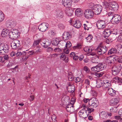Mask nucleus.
Returning a JSON list of instances; mask_svg holds the SVG:
<instances>
[{
    "label": "nucleus",
    "instance_id": "1",
    "mask_svg": "<svg viewBox=\"0 0 122 122\" xmlns=\"http://www.w3.org/2000/svg\"><path fill=\"white\" fill-rule=\"evenodd\" d=\"M106 67V65L104 63H100L92 68L91 70L94 72H98L104 69Z\"/></svg>",
    "mask_w": 122,
    "mask_h": 122
},
{
    "label": "nucleus",
    "instance_id": "2",
    "mask_svg": "<svg viewBox=\"0 0 122 122\" xmlns=\"http://www.w3.org/2000/svg\"><path fill=\"white\" fill-rule=\"evenodd\" d=\"M20 33L17 29L13 30L10 31L9 34V37L12 39L17 38L19 37Z\"/></svg>",
    "mask_w": 122,
    "mask_h": 122
},
{
    "label": "nucleus",
    "instance_id": "3",
    "mask_svg": "<svg viewBox=\"0 0 122 122\" xmlns=\"http://www.w3.org/2000/svg\"><path fill=\"white\" fill-rule=\"evenodd\" d=\"M121 17L120 15L114 14L111 20L112 23L116 25L120 21Z\"/></svg>",
    "mask_w": 122,
    "mask_h": 122
},
{
    "label": "nucleus",
    "instance_id": "4",
    "mask_svg": "<svg viewBox=\"0 0 122 122\" xmlns=\"http://www.w3.org/2000/svg\"><path fill=\"white\" fill-rule=\"evenodd\" d=\"M107 49L106 46H98L96 48V51L99 55H102L107 51Z\"/></svg>",
    "mask_w": 122,
    "mask_h": 122
},
{
    "label": "nucleus",
    "instance_id": "5",
    "mask_svg": "<svg viewBox=\"0 0 122 122\" xmlns=\"http://www.w3.org/2000/svg\"><path fill=\"white\" fill-rule=\"evenodd\" d=\"M92 9L95 15H98L101 12L102 10V7L100 5H96L93 6Z\"/></svg>",
    "mask_w": 122,
    "mask_h": 122
},
{
    "label": "nucleus",
    "instance_id": "6",
    "mask_svg": "<svg viewBox=\"0 0 122 122\" xmlns=\"http://www.w3.org/2000/svg\"><path fill=\"white\" fill-rule=\"evenodd\" d=\"M111 56L106 57L105 59V62L109 65L110 66L113 65L115 61H116L117 58L115 56Z\"/></svg>",
    "mask_w": 122,
    "mask_h": 122
},
{
    "label": "nucleus",
    "instance_id": "7",
    "mask_svg": "<svg viewBox=\"0 0 122 122\" xmlns=\"http://www.w3.org/2000/svg\"><path fill=\"white\" fill-rule=\"evenodd\" d=\"M107 25L105 21L103 20H99L96 23L97 27L99 29H104L105 28Z\"/></svg>",
    "mask_w": 122,
    "mask_h": 122
},
{
    "label": "nucleus",
    "instance_id": "8",
    "mask_svg": "<svg viewBox=\"0 0 122 122\" xmlns=\"http://www.w3.org/2000/svg\"><path fill=\"white\" fill-rule=\"evenodd\" d=\"M105 4H107V7L108 6L109 9L112 11H116L118 9V4L115 2H112L110 4L107 2H106Z\"/></svg>",
    "mask_w": 122,
    "mask_h": 122
},
{
    "label": "nucleus",
    "instance_id": "9",
    "mask_svg": "<svg viewBox=\"0 0 122 122\" xmlns=\"http://www.w3.org/2000/svg\"><path fill=\"white\" fill-rule=\"evenodd\" d=\"M94 13L92 10L87 9L86 10L84 11V16L85 18L87 19L91 18L93 16Z\"/></svg>",
    "mask_w": 122,
    "mask_h": 122
},
{
    "label": "nucleus",
    "instance_id": "10",
    "mask_svg": "<svg viewBox=\"0 0 122 122\" xmlns=\"http://www.w3.org/2000/svg\"><path fill=\"white\" fill-rule=\"evenodd\" d=\"M121 69V68L119 65H114L112 69V74L115 76L117 75L120 72Z\"/></svg>",
    "mask_w": 122,
    "mask_h": 122
},
{
    "label": "nucleus",
    "instance_id": "11",
    "mask_svg": "<svg viewBox=\"0 0 122 122\" xmlns=\"http://www.w3.org/2000/svg\"><path fill=\"white\" fill-rule=\"evenodd\" d=\"M88 103L89 106L93 107H96L98 105V102L96 98L93 97L90 99Z\"/></svg>",
    "mask_w": 122,
    "mask_h": 122
},
{
    "label": "nucleus",
    "instance_id": "12",
    "mask_svg": "<svg viewBox=\"0 0 122 122\" xmlns=\"http://www.w3.org/2000/svg\"><path fill=\"white\" fill-rule=\"evenodd\" d=\"M49 26V25L48 23L43 22L39 26L38 28L40 31L45 32L47 30Z\"/></svg>",
    "mask_w": 122,
    "mask_h": 122
},
{
    "label": "nucleus",
    "instance_id": "13",
    "mask_svg": "<svg viewBox=\"0 0 122 122\" xmlns=\"http://www.w3.org/2000/svg\"><path fill=\"white\" fill-rule=\"evenodd\" d=\"M73 20L72 19H71L69 22L72 24L74 27L77 28H79L81 27V24L80 21L76 20Z\"/></svg>",
    "mask_w": 122,
    "mask_h": 122
},
{
    "label": "nucleus",
    "instance_id": "14",
    "mask_svg": "<svg viewBox=\"0 0 122 122\" xmlns=\"http://www.w3.org/2000/svg\"><path fill=\"white\" fill-rule=\"evenodd\" d=\"M71 32V31L64 32L62 35L63 39L64 40H67L71 38L72 35Z\"/></svg>",
    "mask_w": 122,
    "mask_h": 122
},
{
    "label": "nucleus",
    "instance_id": "15",
    "mask_svg": "<svg viewBox=\"0 0 122 122\" xmlns=\"http://www.w3.org/2000/svg\"><path fill=\"white\" fill-rule=\"evenodd\" d=\"M62 3L65 7L68 8L71 7L72 4L71 0H62Z\"/></svg>",
    "mask_w": 122,
    "mask_h": 122
},
{
    "label": "nucleus",
    "instance_id": "16",
    "mask_svg": "<svg viewBox=\"0 0 122 122\" xmlns=\"http://www.w3.org/2000/svg\"><path fill=\"white\" fill-rule=\"evenodd\" d=\"M56 17L58 19L63 18L64 16V13L61 10L58 9L56 11Z\"/></svg>",
    "mask_w": 122,
    "mask_h": 122
},
{
    "label": "nucleus",
    "instance_id": "17",
    "mask_svg": "<svg viewBox=\"0 0 122 122\" xmlns=\"http://www.w3.org/2000/svg\"><path fill=\"white\" fill-rule=\"evenodd\" d=\"M79 112V114L80 116L84 118H86L88 116V114L86 113V111L83 109V108Z\"/></svg>",
    "mask_w": 122,
    "mask_h": 122
},
{
    "label": "nucleus",
    "instance_id": "18",
    "mask_svg": "<svg viewBox=\"0 0 122 122\" xmlns=\"http://www.w3.org/2000/svg\"><path fill=\"white\" fill-rule=\"evenodd\" d=\"M66 109L67 111L71 113H72L75 112L74 106L71 104H68L66 106Z\"/></svg>",
    "mask_w": 122,
    "mask_h": 122
},
{
    "label": "nucleus",
    "instance_id": "19",
    "mask_svg": "<svg viewBox=\"0 0 122 122\" xmlns=\"http://www.w3.org/2000/svg\"><path fill=\"white\" fill-rule=\"evenodd\" d=\"M9 29L7 28H5L2 30L1 35L2 37H5L9 35Z\"/></svg>",
    "mask_w": 122,
    "mask_h": 122
},
{
    "label": "nucleus",
    "instance_id": "20",
    "mask_svg": "<svg viewBox=\"0 0 122 122\" xmlns=\"http://www.w3.org/2000/svg\"><path fill=\"white\" fill-rule=\"evenodd\" d=\"M111 31L109 29H107L105 30L103 33L104 37L107 38V37L109 36L111 34Z\"/></svg>",
    "mask_w": 122,
    "mask_h": 122
},
{
    "label": "nucleus",
    "instance_id": "21",
    "mask_svg": "<svg viewBox=\"0 0 122 122\" xmlns=\"http://www.w3.org/2000/svg\"><path fill=\"white\" fill-rule=\"evenodd\" d=\"M82 107L83 108V109L86 111V113H87V112H88V113H87L88 115L89 113H91L94 110L93 109L86 107L83 105L82 106Z\"/></svg>",
    "mask_w": 122,
    "mask_h": 122
},
{
    "label": "nucleus",
    "instance_id": "22",
    "mask_svg": "<svg viewBox=\"0 0 122 122\" xmlns=\"http://www.w3.org/2000/svg\"><path fill=\"white\" fill-rule=\"evenodd\" d=\"M107 92L110 96H114L116 94V91L112 88H110L107 89Z\"/></svg>",
    "mask_w": 122,
    "mask_h": 122
},
{
    "label": "nucleus",
    "instance_id": "23",
    "mask_svg": "<svg viewBox=\"0 0 122 122\" xmlns=\"http://www.w3.org/2000/svg\"><path fill=\"white\" fill-rule=\"evenodd\" d=\"M65 12L66 15L69 16H71L72 15L73 11L72 9L68 8L66 10Z\"/></svg>",
    "mask_w": 122,
    "mask_h": 122
},
{
    "label": "nucleus",
    "instance_id": "24",
    "mask_svg": "<svg viewBox=\"0 0 122 122\" xmlns=\"http://www.w3.org/2000/svg\"><path fill=\"white\" fill-rule=\"evenodd\" d=\"M100 116L101 118L105 119H106L108 117L107 113L105 111L101 112Z\"/></svg>",
    "mask_w": 122,
    "mask_h": 122
},
{
    "label": "nucleus",
    "instance_id": "25",
    "mask_svg": "<svg viewBox=\"0 0 122 122\" xmlns=\"http://www.w3.org/2000/svg\"><path fill=\"white\" fill-rule=\"evenodd\" d=\"M118 102V101L117 98H112L110 101V104L111 105L113 106L117 104Z\"/></svg>",
    "mask_w": 122,
    "mask_h": 122
},
{
    "label": "nucleus",
    "instance_id": "26",
    "mask_svg": "<svg viewBox=\"0 0 122 122\" xmlns=\"http://www.w3.org/2000/svg\"><path fill=\"white\" fill-rule=\"evenodd\" d=\"M74 86L73 85H71L70 84H68V86L67 88V90L69 92L72 93L74 90Z\"/></svg>",
    "mask_w": 122,
    "mask_h": 122
},
{
    "label": "nucleus",
    "instance_id": "27",
    "mask_svg": "<svg viewBox=\"0 0 122 122\" xmlns=\"http://www.w3.org/2000/svg\"><path fill=\"white\" fill-rule=\"evenodd\" d=\"M60 41L57 38H54L52 42V44L54 46H57L59 43Z\"/></svg>",
    "mask_w": 122,
    "mask_h": 122
},
{
    "label": "nucleus",
    "instance_id": "28",
    "mask_svg": "<svg viewBox=\"0 0 122 122\" xmlns=\"http://www.w3.org/2000/svg\"><path fill=\"white\" fill-rule=\"evenodd\" d=\"M117 51V49L114 48H112L109 50L108 52V54L111 55L116 53Z\"/></svg>",
    "mask_w": 122,
    "mask_h": 122
},
{
    "label": "nucleus",
    "instance_id": "29",
    "mask_svg": "<svg viewBox=\"0 0 122 122\" xmlns=\"http://www.w3.org/2000/svg\"><path fill=\"white\" fill-rule=\"evenodd\" d=\"M117 49L119 53H122V43L118 44L117 45Z\"/></svg>",
    "mask_w": 122,
    "mask_h": 122
},
{
    "label": "nucleus",
    "instance_id": "30",
    "mask_svg": "<svg viewBox=\"0 0 122 122\" xmlns=\"http://www.w3.org/2000/svg\"><path fill=\"white\" fill-rule=\"evenodd\" d=\"M117 37L116 36H114L112 38H109L106 40V42L107 44H109L112 42L114 41Z\"/></svg>",
    "mask_w": 122,
    "mask_h": 122
},
{
    "label": "nucleus",
    "instance_id": "31",
    "mask_svg": "<svg viewBox=\"0 0 122 122\" xmlns=\"http://www.w3.org/2000/svg\"><path fill=\"white\" fill-rule=\"evenodd\" d=\"M92 36L91 35H89L87 37H86V39L87 42H90L92 41Z\"/></svg>",
    "mask_w": 122,
    "mask_h": 122
},
{
    "label": "nucleus",
    "instance_id": "32",
    "mask_svg": "<svg viewBox=\"0 0 122 122\" xmlns=\"http://www.w3.org/2000/svg\"><path fill=\"white\" fill-rule=\"evenodd\" d=\"M4 54L5 53H7L9 49V48L7 45L3 46Z\"/></svg>",
    "mask_w": 122,
    "mask_h": 122
},
{
    "label": "nucleus",
    "instance_id": "33",
    "mask_svg": "<svg viewBox=\"0 0 122 122\" xmlns=\"http://www.w3.org/2000/svg\"><path fill=\"white\" fill-rule=\"evenodd\" d=\"M58 28L60 30H63L65 27V25L63 24L60 23L58 25Z\"/></svg>",
    "mask_w": 122,
    "mask_h": 122
},
{
    "label": "nucleus",
    "instance_id": "34",
    "mask_svg": "<svg viewBox=\"0 0 122 122\" xmlns=\"http://www.w3.org/2000/svg\"><path fill=\"white\" fill-rule=\"evenodd\" d=\"M41 39H39L35 41L33 44V46L34 47L36 46L37 45H38L39 43L41 41Z\"/></svg>",
    "mask_w": 122,
    "mask_h": 122
},
{
    "label": "nucleus",
    "instance_id": "35",
    "mask_svg": "<svg viewBox=\"0 0 122 122\" xmlns=\"http://www.w3.org/2000/svg\"><path fill=\"white\" fill-rule=\"evenodd\" d=\"M4 18V14L1 11H0V22L2 21Z\"/></svg>",
    "mask_w": 122,
    "mask_h": 122
},
{
    "label": "nucleus",
    "instance_id": "36",
    "mask_svg": "<svg viewBox=\"0 0 122 122\" xmlns=\"http://www.w3.org/2000/svg\"><path fill=\"white\" fill-rule=\"evenodd\" d=\"M48 34L51 37H52L53 36L55 35L54 32L52 30H51L49 31Z\"/></svg>",
    "mask_w": 122,
    "mask_h": 122
},
{
    "label": "nucleus",
    "instance_id": "37",
    "mask_svg": "<svg viewBox=\"0 0 122 122\" xmlns=\"http://www.w3.org/2000/svg\"><path fill=\"white\" fill-rule=\"evenodd\" d=\"M81 13V9L80 8L77 9L75 11V14L76 15L78 16Z\"/></svg>",
    "mask_w": 122,
    "mask_h": 122
},
{
    "label": "nucleus",
    "instance_id": "38",
    "mask_svg": "<svg viewBox=\"0 0 122 122\" xmlns=\"http://www.w3.org/2000/svg\"><path fill=\"white\" fill-rule=\"evenodd\" d=\"M84 50L87 53H90L92 51L91 49H90L88 47H86L84 48Z\"/></svg>",
    "mask_w": 122,
    "mask_h": 122
},
{
    "label": "nucleus",
    "instance_id": "39",
    "mask_svg": "<svg viewBox=\"0 0 122 122\" xmlns=\"http://www.w3.org/2000/svg\"><path fill=\"white\" fill-rule=\"evenodd\" d=\"M4 45L1 44L0 45V53L2 54H4L3 46Z\"/></svg>",
    "mask_w": 122,
    "mask_h": 122
},
{
    "label": "nucleus",
    "instance_id": "40",
    "mask_svg": "<svg viewBox=\"0 0 122 122\" xmlns=\"http://www.w3.org/2000/svg\"><path fill=\"white\" fill-rule=\"evenodd\" d=\"M16 46V43L13 42H12L11 44V46L13 49H16L17 46Z\"/></svg>",
    "mask_w": 122,
    "mask_h": 122
},
{
    "label": "nucleus",
    "instance_id": "41",
    "mask_svg": "<svg viewBox=\"0 0 122 122\" xmlns=\"http://www.w3.org/2000/svg\"><path fill=\"white\" fill-rule=\"evenodd\" d=\"M81 48V45L80 44H78L77 45L73 47V49L74 50H75L76 49H79Z\"/></svg>",
    "mask_w": 122,
    "mask_h": 122
},
{
    "label": "nucleus",
    "instance_id": "42",
    "mask_svg": "<svg viewBox=\"0 0 122 122\" xmlns=\"http://www.w3.org/2000/svg\"><path fill=\"white\" fill-rule=\"evenodd\" d=\"M48 42H42L41 43V44L44 48H47L48 46V45L47 44Z\"/></svg>",
    "mask_w": 122,
    "mask_h": 122
},
{
    "label": "nucleus",
    "instance_id": "43",
    "mask_svg": "<svg viewBox=\"0 0 122 122\" xmlns=\"http://www.w3.org/2000/svg\"><path fill=\"white\" fill-rule=\"evenodd\" d=\"M110 111L111 112H116L117 111V108L114 107H112L110 109Z\"/></svg>",
    "mask_w": 122,
    "mask_h": 122
},
{
    "label": "nucleus",
    "instance_id": "44",
    "mask_svg": "<svg viewBox=\"0 0 122 122\" xmlns=\"http://www.w3.org/2000/svg\"><path fill=\"white\" fill-rule=\"evenodd\" d=\"M76 100L74 98H71L70 103L68 104H71V105L74 106V104Z\"/></svg>",
    "mask_w": 122,
    "mask_h": 122
},
{
    "label": "nucleus",
    "instance_id": "45",
    "mask_svg": "<svg viewBox=\"0 0 122 122\" xmlns=\"http://www.w3.org/2000/svg\"><path fill=\"white\" fill-rule=\"evenodd\" d=\"M54 51L56 52H60L61 51V50L59 48L56 47L54 49Z\"/></svg>",
    "mask_w": 122,
    "mask_h": 122
},
{
    "label": "nucleus",
    "instance_id": "46",
    "mask_svg": "<svg viewBox=\"0 0 122 122\" xmlns=\"http://www.w3.org/2000/svg\"><path fill=\"white\" fill-rule=\"evenodd\" d=\"M74 80L76 83L79 82L81 80V78L79 77H75L74 78Z\"/></svg>",
    "mask_w": 122,
    "mask_h": 122
},
{
    "label": "nucleus",
    "instance_id": "47",
    "mask_svg": "<svg viewBox=\"0 0 122 122\" xmlns=\"http://www.w3.org/2000/svg\"><path fill=\"white\" fill-rule=\"evenodd\" d=\"M71 46V43L70 41L67 42L66 45V48H69Z\"/></svg>",
    "mask_w": 122,
    "mask_h": 122
},
{
    "label": "nucleus",
    "instance_id": "48",
    "mask_svg": "<svg viewBox=\"0 0 122 122\" xmlns=\"http://www.w3.org/2000/svg\"><path fill=\"white\" fill-rule=\"evenodd\" d=\"M53 50V48L50 47H48L46 49V51L48 52H51Z\"/></svg>",
    "mask_w": 122,
    "mask_h": 122
},
{
    "label": "nucleus",
    "instance_id": "49",
    "mask_svg": "<svg viewBox=\"0 0 122 122\" xmlns=\"http://www.w3.org/2000/svg\"><path fill=\"white\" fill-rule=\"evenodd\" d=\"M74 78L72 76L70 75V73H68V79L69 81H72L74 79Z\"/></svg>",
    "mask_w": 122,
    "mask_h": 122
},
{
    "label": "nucleus",
    "instance_id": "50",
    "mask_svg": "<svg viewBox=\"0 0 122 122\" xmlns=\"http://www.w3.org/2000/svg\"><path fill=\"white\" fill-rule=\"evenodd\" d=\"M83 25L84 26V29L85 30H89V28H91V27H89L88 25H86L85 24H84Z\"/></svg>",
    "mask_w": 122,
    "mask_h": 122
},
{
    "label": "nucleus",
    "instance_id": "51",
    "mask_svg": "<svg viewBox=\"0 0 122 122\" xmlns=\"http://www.w3.org/2000/svg\"><path fill=\"white\" fill-rule=\"evenodd\" d=\"M119 77L116 76L114 78V81L116 82H117L118 83H119Z\"/></svg>",
    "mask_w": 122,
    "mask_h": 122
},
{
    "label": "nucleus",
    "instance_id": "52",
    "mask_svg": "<svg viewBox=\"0 0 122 122\" xmlns=\"http://www.w3.org/2000/svg\"><path fill=\"white\" fill-rule=\"evenodd\" d=\"M92 62L93 63H98V60L97 58H93L91 60Z\"/></svg>",
    "mask_w": 122,
    "mask_h": 122
},
{
    "label": "nucleus",
    "instance_id": "53",
    "mask_svg": "<svg viewBox=\"0 0 122 122\" xmlns=\"http://www.w3.org/2000/svg\"><path fill=\"white\" fill-rule=\"evenodd\" d=\"M111 34L114 35L115 36H116V35L118 34L116 30H114L113 31H111Z\"/></svg>",
    "mask_w": 122,
    "mask_h": 122
},
{
    "label": "nucleus",
    "instance_id": "54",
    "mask_svg": "<svg viewBox=\"0 0 122 122\" xmlns=\"http://www.w3.org/2000/svg\"><path fill=\"white\" fill-rule=\"evenodd\" d=\"M66 56L64 54H61V55L60 56V59L63 61L65 59V57H66Z\"/></svg>",
    "mask_w": 122,
    "mask_h": 122
},
{
    "label": "nucleus",
    "instance_id": "55",
    "mask_svg": "<svg viewBox=\"0 0 122 122\" xmlns=\"http://www.w3.org/2000/svg\"><path fill=\"white\" fill-rule=\"evenodd\" d=\"M84 70L87 73H88L89 71V68L86 66L84 67Z\"/></svg>",
    "mask_w": 122,
    "mask_h": 122
},
{
    "label": "nucleus",
    "instance_id": "56",
    "mask_svg": "<svg viewBox=\"0 0 122 122\" xmlns=\"http://www.w3.org/2000/svg\"><path fill=\"white\" fill-rule=\"evenodd\" d=\"M35 51L34 50L29 51L28 52V55H29V56H30V55H32L33 54H35Z\"/></svg>",
    "mask_w": 122,
    "mask_h": 122
},
{
    "label": "nucleus",
    "instance_id": "57",
    "mask_svg": "<svg viewBox=\"0 0 122 122\" xmlns=\"http://www.w3.org/2000/svg\"><path fill=\"white\" fill-rule=\"evenodd\" d=\"M68 48H65L63 50V52L65 53L66 54H68L69 52V50L68 49Z\"/></svg>",
    "mask_w": 122,
    "mask_h": 122
},
{
    "label": "nucleus",
    "instance_id": "58",
    "mask_svg": "<svg viewBox=\"0 0 122 122\" xmlns=\"http://www.w3.org/2000/svg\"><path fill=\"white\" fill-rule=\"evenodd\" d=\"M104 122H118L117 120H113L112 121L110 120H107L106 121H104Z\"/></svg>",
    "mask_w": 122,
    "mask_h": 122
},
{
    "label": "nucleus",
    "instance_id": "59",
    "mask_svg": "<svg viewBox=\"0 0 122 122\" xmlns=\"http://www.w3.org/2000/svg\"><path fill=\"white\" fill-rule=\"evenodd\" d=\"M117 39L119 41H122V34H121L119 36Z\"/></svg>",
    "mask_w": 122,
    "mask_h": 122
},
{
    "label": "nucleus",
    "instance_id": "60",
    "mask_svg": "<svg viewBox=\"0 0 122 122\" xmlns=\"http://www.w3.org/2000/svg\"><path fill=\"white\" fill-rule=\"evenodd\" d=\"M117 61L119 63H122V56L119 57L117 58Z\"/></svg>",
    "mask_w": 122,
    "mask_h": 122
},
{
    "label": "nucleus",
    "instance_id": "61",
    "mask_svg": "<svg viewBox=\"0 0 122 122\" xmlns=\"http://www.w3.org/2000/svg\"><path fill=\"white\" fill-rule=\"evenodd\" d=\"M30 98L29 99L30 101L31 102L34 100V95H31L30 96Z\"/></svg>",
    "mask_w": 122,
    "mask_h": 122
},
{
    "label": "nucleus",
    "instance_id": "62",
    "mask_svg": "<svg viewBox=\"0 0 122 122\" xmlns=\"http://www.w3.org/2000/svg\"><path fill=\"white\" fill-rule=\"evenodd\" d=\"M57 55V54L54 53L50 55L49 56V57L50 58H54Z\"/></svg>",
    "mask_w": 122,
    "mask_h": 122
},
{
    "label": "nucleus",
    "instance_id": "63",
    "mask_svg": "<svg viewBox=\"0 0 122 122\" xmlns=\"http://www.w3.org/2000/svg\"><path fill=\"white\" fill-rule=\"evenodd\" d=\"M104 73L103 72H101L96 74V76L99 77L101 76Z\"/></svg>",
    "mask_w": 122,
    "mask_h": 122
},
{
    "label": "nucleus",
    "instance_id": "64",
    "mask_svg": "<svg viewBox=\"0 0 122 122\" xmlns=\"http://www.w3.org/2000/svg\"><path fill=\"white\" fill-rule=\"evenodd\" d=\"M13 65V63L11 62H9L7 65L8 68H10Z\"/></svg>",
    "mask_w": 122,
    "mask_h": 122
}]
</instances>
